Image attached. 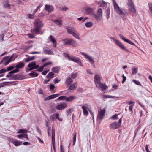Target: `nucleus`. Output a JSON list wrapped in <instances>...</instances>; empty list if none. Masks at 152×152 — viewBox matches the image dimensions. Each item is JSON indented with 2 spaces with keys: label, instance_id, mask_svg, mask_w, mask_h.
Returning a JSON list of instances; mask_svg holds the SVG:
<instances>
[{
  "label": "nucleus",
  "instance_id": "f257e3e1",
  "mask_svg": "<svg viewBox=\"0 0 152 152\" xmlns=\"http://www.w3.org/2000/svg\"><path fill=\"white\" fill-rule=\"evenodd\" d=\"M114 9L115 12L119 15H124L125 16L128 15V12L125 10H121L115 0H113Z\"/></svg>",
  "mask_w": 152,
  "mask_h": 152
},
{
  "label": "nucleus",
  "instance_id": "f03ea898",
  "mask_svg": "<svg viewBox=\"0 0 152 152\" xmlns=\"http://www.w3.org/2000/svg\"><path fill=\"white\" fill-rule=\"evenodd\" d=\"M65 45H69L73 47H76L78 46V44L75 41L72 39H66L63 40Z\"/></svg>",
  "mask_w": 152,
  "mask_h": 152
},
{
  "label": "nucleus",
  "instance_id": "7ed1b4c3",
  "mask_svg": "<svg viewBox=\"0 0 152 152\" xmlns=\"http://www.w3.org/2000/svg\"><path fill=\"white\" fill-rule=\"evenodd\" d=\"M128 10L131 12L135 14L136 13V10L134 4L132 0H128L127 3Z\"/></svg>",
  "mask_w": 152,
  "mask_h": 152
},
{
  "label": "nucleus",
  "instance_id": "20e7f679",
  "mask_svg": "<svg viewBox=\"0 0 152 152\" xmlns=\"http://www.w3.org/2000/svg\"><path fill=\"white\" fill-rule=\"evenodd\" d=\"M92 17L97 20H101L102 18V9L99 8L97 11L96 15L95 13L92 14Z\"/></svg>",
  "mask_w": 152,
  "mask_h": 152
},
{
  "label": "nucleus",
  "instance_id": "39448f33",
  "mask_svg": "<svg viewBox=\"0 0 152 152\" xmlns=\"http://www.w3.org/2000/svg\"><path fill=\"white\" fill-rule=\"evenodd\" d=\"M13 57V56L12 55L10 57L9 56H7L4 57L3 59L0 62V64L4 63L5 65H8L12 61Z\"/></svg>",
  "mask_w": 152,
  "mask_h": 152
},
{
  "label": "nucleus",
  "instance_id": "423d86ee",
  "mask_svg": "<svg viewBox=\"0 0 152 152\" xmlns=\"http://www.w3.org/2000/svg\"><path fill=\"white\" fill-rule=\"evenodd\" d=\"M34 27H38L40 28L43 26L42 21L39 19H36L34 21Z\"/></svg>",
  "mask_w": 152,
  "mask_h": 152
},
{
  "label": "nucleus",
  "instance_id": "0eeeda50",
  "mask_svg": "<svg viewBox=\"0 0 152 152\" xmlns=\"http://www.w3.org/2000/svg\"><path fill=\"white\" fill-rule=\"evenodd\" d=\"M80 53L86 59H87L91 64L94 63V59L91 56H90L84 53L80 52Z\"/></svg>",
  "mask_w": 152,
  "mask_h": 152
},
{
  "label": "nucleus",
  "instance_id": "6e6552de",
  "mask_svg": "<svg viewBox=\"0 0 152 152\" xmlns=\"http://www.w3.org/2000/svg\"><path fill=\"white\" fill-rule=\"evenodd\" d=\"M69 59L74 62H76L80 66L81 65V62L80 60L78 57L76 56H71L70 57Z\"/></svg>",
  "mask_w": 152,
  "mask_h": 152
},
{
  "label": "nucleus",
  "instance_id": "1a4fd4ad",
  "mask_svg": "<svg viewBox=\"0 0 152 152\" xmlns=\"http://www.w3.org/2000/svg\"><path fill=\"white\" fill-rule=\"evenodd\" d=\"M43 52L45 54L53 55V52L48 47H45L43 48Z\"/></svg>",
  "mask_w": 152,
  "mask_h": 152
},
{
  "label": "nucleus",
  "instance_id": "9d476101",
  "mask_svg": "<svg viewBox=\"0 0 152 152\" xmlns=\"http://www.w3.org/2000/svg\"><path fill=\"white\" fill-rule=\"evenodd\" d=\"M105 112V110L104 109L99 111L97 118L100 120L102 119L104 116Z\"/></svg>",
  "mask_w": 152,
  "mask_h": 152
},
{
  "label": "nucleus",
  "instance_id": "9b49d317",
  "mask_svg": "<svg viewBox=\"0 0 152 152\" xmlns=\"http://www.w3.org/2000/svg\"><path fill=\"white\" fill-rule=\"evenodd\" d=\"M115 42L116 44L121 49L125 50L128 52H129V50L127 49L123 45V44L118 40H117L116 41V42Z\"/></svg>",
  "mask_w": 152,
  "mask_h": 152
},
{
  "label": "nucleus",
  "instance_id": "f8f14e48",
  "mask_svg": "<svg viewBox=\"0 0 152 152\" xmlns=\"http://www.w3.org/2000/svg\"><path fill=\"white\" fill-rule=\"evenodd\" d=\"M67 106V104L66 103H63L57 106L56 108L57 110H61L65 108Z\"/></svg>",
  "mask_w": 152,
  "mask_h": 152
},
{
  "label": "nucleus",
  "instance_id": "ddd939ff",
  "mask_svg": "<svg viewBox=\"0 0 152 152\" xmlns=\"http://www.w3.org/2000/svg\"><path fill=\"white\" fill-rule=\"evenodd\" d=\"M66 29L67 32L69 34H72L76 30L75 28L73 27H67Z\"/></svg>",
  "mask_w": 152,
  "mask_h": 152
},
{
  "label": "nucleus",
  "instance_id": "4468645a",
  "mask_svg": "<svg viewBox=\"0 0 152 152\" xmlns=\"http://www.w3.org/2000/svg\"><path fill=\"white\" fill-rule=\"evenodd\" d=\"M119 37H120V38L121 39L123 40L124 41L128 43H129L130 45H134V46L135 45L134 43L132 42L130 40L126 39L124 37L122 34H120L119 35Z\"/></svg>",
  "mask_w": 152,
  "mask_h": 152
},
{
  "label": "nucleus",
  "instance_id": "2eb2a0df",
  "mask_svg": "<svg viewBox=\"0 0 152 152\" xmlns=\"http://www.w3.org/2000/svg\"><path fill=\"white\" fill-rule=\"evenodd\" d=\"M94 81L96 86H98L100 83H101L100 78L99 75L97 74L95 75L94 76Z\"/></svg>",
  "mask_w": 152,
  "mask_h": 152
},
{
  "label": "nucleus",
  "instance_id": "dca6fc26",
  "mask_svg": "<svg viewBox=\"0 0 152 152\" xmlns=\"http://www.w3.org/2000/svg\"><path fill=\"white\" fill-rule=\"evenodd\" d=\"M120 126V125L117 122H114L110 124V128L112 129H118Z\"/></svg>",
  "mask_w": 152,
  "mask_h": 152
},
{
  "label": "nucleus",
  "instance_id": "f3484780",
  "mask_svg": "<svg viewBox=\"0 0 152 152\" xmlns=\"http://www.w3.org/2000/svg\"><path fill=\"white\" fill-rule=\"evenodd\" d=\"M88 105L87 104H85L82 107V108L83 110V112L85 115H87L88 114V112L87 110Z\"/></svg>",
  "mask_w": 152,
  "mask_h": 152
},
{
  "label": "nucleus",
  "instance_id": "a211bd4d",
  "mask_svg": "<svg viewBox=\"0 0 152 152\" xmlns=\"http://www.w3.org/2000/svg\"><path fill=\"white\" fill-rule=\"evenodd\" d=\"M49 39L52 42L54 47H56L57 45V42L54 37L51 35L49 37Z\"/></svg>",
  "mask_w": 152,
  "mask_h": 152
},
{
  "label": "nucleus",
  "instance_id": "6ab92c4d",
  "mask_svg": "<svg viewBox=\"0 0 152 152\" xmlns=\"http://www.w3.org/2000/svg\"><path fill=\"white\" fill-rule=\"evenodd\" d=\"M53 7L51 5H45V10L49 12H51L53 10Z\"/></svg>",
  "mask_w": 152,
  "mask_h": 152
},
{
  "label": "nucleus",
  "instance_id": "aec40b11",
  "mask_svg": "<svg viewBox=\"0 0 152 152\" xmlns=\"http://www.w3.org/2000/svg\"><path fill=\"white\" fill-rule=\"evenodd\" d=\"M59 96L58 94H56L52 95H51L48 96L45 98V100H50V99H54L56 97H58Z\"/></svg>",
  "mask_w": 152,
  "mask_h": 152
},
{
  "label": "nucleus",
  "instance_id": "412c9836",
  "mask_svg": "<svg viewBox=\"0 0 152 152\" xmlns=\"http://www.w3.org/2000/svg\"><path fill=\"white\" fill-rule=\"evenodd\" d=\"M96 86L99 88H101L102 90H105L107 88L105 84H102L101 83H100L98 86L96 85Z\"/></svg>",
  "mask_w": 152,
  "mask_h": 152
},
{
  "label": "nucleus",
  "instance_id": "4be33fe9",
  "mask_svg": "<svg viewBox=\"0 0 152 152\" xmlns=\"http://www.w3.org/2000/svg\"><path fill=\"white\" fill-rule=\"evenodd\" d=\"M77 83L76 82H75L69 87L68 90H71L75 89L77 88Z\"/></svg>",
  "mask_w": 152,
  "mask_h": 152
},
{
  "label": "nucleus",
  "instance_id": "5701e85b",
  "mask_svg": "<svg viewBox=\"0 0 152 152\" xmlns=\"http://www.w3.org/2000/svg\"><path fill=\"white\" fill-rule=\"evenodd\" d=\"M40 28L38 27H35V28L31 29V32L34 34H38L40 32L39 30Z\"/></svg>",
  "mask_w": 152,
  "mask_h": 152
},
{
  "label": "nucleus",
  "instance_id": "b1692460",
  "mask_svg": "<svg viewBox=\"0 0 152 152\" xmlns=\"http://www.w3.org/2000/svg\"><path fill=\"white\" fill-rule=\"evenodd\" d=\"M21 79L20 76L17 74L12 75V77L10 79L11 80H19Z\"/></svg>",
  "mask_w": 152,
  "mask_h": 152
},
{
  "label": "nucleus",
  "instance_id": "393cba45",
  "mask_svg": "<svg viewBox=\"0 0 152 152\" xmlns=\"http://www.w3.org/2000/svg\"><path fill=\"white\" fill-rule=\"evenodd\" d=\"M11 142L16 146H18L22 144L21 142L18 140H13L11 141Z\"/></svg>",
  "mask_w": 152,
  "mask_h": 152
},
{
  "label": "nucleus",
  "instance_id": "a878e982",
  "mask_svg": "<svg viewBox=\"0 0 152 152\" xmlns=\"http://www.w3.org/2000/svg\"><path fill=\"white\" fill-rule=\"evenodd\" d=\"M87 12L90 14L92 16V14H94L93 12V9L92 8H88L86 9Z\"/></svg>",
  "mask_w": 152,
  "mask_h": 152
},
{
  "label": "nucleus",
  "instance_id": "bb28decb",
  "mask_svg": "<svg viewBox=\"0 0 152 152\" xmlns=\"http://www.w3.org/2000/svg\"><path fill=\"white\" fill-rule=\"evenodd\" d=\"M24 65L25 64L23 63L20 62L16 65L15 67L16 68H22L24 67Z\"/></svg>",
  "mask_w": 152,
  "mask_h": 152
},
{
  "label": "nucleus",
  "instance_id": "cd10ccee",
  "mask_svg": "<svg viewBox=\"0 0 152 152\" xmlns=\"http://www.w3.org/2000/svg\"><path fill=\"white\" fill-rule=\"evenodd\" d=\"M38 74L32 71L28 75L31 77H37L38 75Z\"/></svg>",
  "mask_w": 152,
  "mask_h": 152
},
{
  "label": "nucleus",
  "instance_id": "c85d7f7f",
  "mask_svg": "<svg viewBox=\"0 0 152 152\" xmlns=\"http://www.w3.org/2000/svg\"><path fill=\"white\" fill-rule=\"evenodd\" d=\"M76 98V97L75 96H71L68 97H66V101L70 102Z\"/></svg>",
  "mask_w": 152,
  "mask_h": 152
},
{
  "label": "nucleus",
  "instance_id": "c756f323",
  "mask_svg": "<svg viewBox=\"0 0 152 152\" xmlns=\"http://www.w3.org/2000/svg\"><path fill=\"white\" fill-rule=\"evenodd\" d=\"M12 83H13V82H4L1 83L0 84L1 87H4L5 86L8 85L9 84H11Z\"/></svg>",
  "mask_w": 152,
  "mask_h": 152
},
{
  "label": "nucleus",
  "instance_id": "7c9ffc66",
  "mask_svg": "<svg viewBox=\"0 0 152 152\" xmlns=\"http://www.w3.org/2000/svg\"><path fill=\"white\" fill-rule=\"evenodd\" d=\"M73 80L70 78H68L65 81L66 84L68 86L70 85L73 82Z\"/></svg>",
  "mask_w": 152,
  "mask_h": 152
},
{
  "label": "nucleus",
  "instance_id": "2f4dec72",
  "mask_svg": "<svg viewBox=\"0 0 152 152\" xmlns=\"http://www.w3.org/2000/svg\"><path fill=\"white\" fill-rule=\"evenodd\" d=\"M53 21L55 24L60 26H61L62 24L61 20H53Z\"/></svg>",
  "mask_w": 152,
  "mask_h": 152
},
{
  "label": "nucleus",
  "instance_id": "473e14b6",
  "mask_svg": "<svg viewBox=\"0 0 152 152\" xmlns=\"http://www.w3.org/2000/svg\"><path fill=\"white\" fill-rule=\"evenodd\" d=\"M3 6L6 8H9L10 5L9 4V1L7 0L4 1L3 3Z\"/></svg>",
  "mask_w": 152,
  "mask_h": 152
},
{
  "label": "nucleus",
  "instance_id": "72a5a7b5",
  "mask_svg": "<svg viewBox=\"0 0 152 152\" xmlns=\"http://www.w3.org/2000/svg\"><path fill=\"white\" fill-rule=\"evenodd\" d=\"M73 36L76 38L80 39V38L79 36V34L77 32L76 30L72 34Z\"/></svg>",
  "mask_w": 152,
  "mask_h": 152
},
{
  "label": "nucleus",
  "instance_id": "f704fd0d",
  "mask_svg": "<svg viewBox=\"0 0 152 152\" xmlns=\"http://www.w3.org/2000/svg\"><path fill=\"white\" fill-rule=\"evenodd\" d=\"M37 65L35 62H33L29 63L28 65V66L29 67H35Z\"/></svg>",
  "mask_w": 152,
  "mask_h": 152
},
{
  "label": "nucleus",
  "instance_id": "c9c22d12",
  "mask_svg": "<svg viewBox=\"0 0 152 152\" xmlns=\"http://www.w3.org/2000/svg\"><path fill=\"white\" fill-rule=\"evenodd\" d=\"M60 68L58 67H54L53 68V71L55 73H58L59 70H60Z\"/></svg>",
  "mask_w": 152,
  "mask_h": 152
},
{
  "label": "nucleus",
  "instance_id": "e433bc0d",
  "mask_svg": "<svg viewBox=\"0 0 152 152\" xmlns=\"http://www.w3.org/2000/svg\"><path fill=\"white\" fill-rule=\"evenodd\" d=\"M54 75V74L53 72H50L48 74L47 76V77L50 79L53 77Z\"/></svg>",
  "mask_w": 152,
  "mask_h": 152
},
{
  "label": "nucleus",
  "instance_id": "4c0bfd02",
  "mask_svg": "<svg viewBox=\"0 0 152 152\" xmlns=\"http://www.w3.org/2000/svg\"><path fill=\"white\" fill-rule=\"evenodd\" d=\"M98 4L100 6L103 7L106 4V3L103 1H101L99 2Z\"/></svg>",
  "mask_w": 152,
  "mask_h": 152
},
{
  "label": "nucleus",
  "instance_id": "58836bf2",
  "mask_svg": "<svg viewBox=\"0 0 152 152\" xmlns=\"http://www.w3.org/2000/svg\"><path fill=\"white\" fill-rule=\"evenodd\" d=\"M132 75H135L137 73L138 71V68H134L132 69Z\"/></svg>",
  "mask_w": 152,
  "mask_h": 152
},
{
  "label": "nucleus",
  "instance_id": "ea45409f",
  "mask_svg": "<svg viewBox=\"0 0 152 152\" xmlns=\"http://www.w3.org/2000/svg\"><path fill=\"white\" fill-rule=\"evenodd\" d=\"M35 58V56H32L30 58H26L25 59V61L26 62H27L29 61H30L33 60Z\"/></svg>",
  "mask_w": 152,
  "mask_h": 152
},
{
  "label": "nucleus",
  "instance_id": "a19ab883",
  "mask_svg": "<svg viewBox=\"0 0 152 152\" xmlns=\"http://www.w3.org/2000/svg\"><path fill=\"white\" fill-rule=\"evenodd\" d=\"M66 97L65 96H61L57 99V100L58 101H60L62 100H65L66 101Z\"/></svg>",
  "mask_w": 152,
  "mask_h": 152
},
{
  "label": "nucleus",
  "instance_id": "79ce46f5",
  "mask_svg": "<svg viewBox=\"0 0 152 152\" xmlns=\"http://www.w3.org/2000/svg\"><path fill=\"white\" fill-rule=\"evenodd\" d=\"M93 25V24L90 22H88L85 23V26L87 27H91Z\"/></svg>",
  "mask_w": 152,
  "mask_h": 152
},
{
  "label": "nucleus",
  "instance_id": "37998d69",
  "mask_svg": "<svg viewBox=\"0 0 152 152\" xmlns=\"http://www.w3.org/2000/svg\"><path fill=\"white\" fill-rule=\"evenodd\" d=\"M77 73H73L71 75V77L72 79H75L77 77Z\"/></svg>",
  "mask_w": 152,
  "mask_h": 152
},
{
  "label": "nucleus",
  "instance_id": "c03bdc74",
  "mask_svg": "<svg viewBox=\"0 0 152 152\" xmlns=\"http://www.w3.org/2000/svg\"><path fill=\"white\" fill-rule=\"evenodd\" d=\"M118 114H115L114 115L112 116L110 118L111 119H113L114 120H116L118 118Z\"/></svg>",
  "mask_w": 152,
  "mask_h": 152
},
{
  "label": "nucleus",
  "instance_id": "a18cd8bd",
  "mask_svg": "<svg viewBox=\"0 0 152 152\" xmlns=\"http://www.w3.org/2000/svg\"><path fill=\"white\" fill-rule=\"evenodd\" d=\"M19 71V70L18 69H15L10 72L9 74H13L17 73Z\"/></svg>",
  "mask_w": 152,
  "mask_h": 152
},
{
  "label": "nucleus",
  "instance_id": "49530a36",
  "mask_svg": "<svg viewBox=\"0 0 152 152\" xmlns=\"http://www.w3.org/2000/svg\"><path fill=\"white\" fill-rule=\"evenodd\" d=\"M76 137V133H75V134H74V137H73V145H74L75 143Z\"/></svg>",
  "mask_w": 152,
  "mask_h": 152
},
{
  "label": "nucleus",
  "instance_id": "de8ad7c7",
  "mask_svg": "<svg viewBox=\"0 0 152 152\" xmlns=\"http://www.w3.org/2000/svg\"><path fill=\"white\" fill-rule=\"evenodd\" d=\"M110 11L108 10H107L106 13V17L107 19H108L110 17Z\"/></svg>",
  "mask_w": 152,
  "mask_h": 152
},
{
  "label": "nucleus",
  "instance_id": "09e8293b",
  "mask_svg": "<svg viewBox=\"0 0 152 152\" xmlns=\"http://www.w3.org/2000/svg\"><path fill=\"white\" fill-rule=\"evenodd\" d=\"M26 131L24 129H20L19 131H18L17 132L18 133H26Z\"/></svg>",
  "mask_w": 152,
  "mask_h": 152
},
{
  "label": "nucleus",
  "instance_id": "8fccbe9b",
  "mask_svg": "<svg viewBox=\"0 0 152 152\" xmlns=\"http://www.w3.org/2000/svg\"><path fill=\"white\" fill-rule=\"evenodd\" d=\"M39 66L38 65H37L36 66H35V67H29V68L28 69V70L29 71H31L34 69H37L39 68Z\"/></svg>",
  "mask_w": 152,
  "mask_h": 152
},
{
  "label": "nucleus",
  "instance_id": "3c124183",
  "mask_svg": "<svg viewBox=\"0 0 152 152\" xmlns=\"http://www.w3.org/2000/svg\"><path fill=\"white\" fill-rule=\"evenodd\" d=\"M132 81L137 85H141L139 81H137L135 80H133Z\"/></svg>",
  "mask_w": 152,
  "mask_h": 152
},
{
  "label": "nucleus",
  "instance_id": "603ef678",
  "mask_svg": "<svg viewBox=\"0 0 152 152\" xmlns=\"http://www.w3.org/2000/svg\"><path fill=\"white\" fill-rule=\"evenodd\" d=\"M44 68V66H42L38 68V69H37V71H38L39 72H41L43 70V68Z\"/></svg>",
  "mask_w": 152,
  "mask_h": 152
},
{
  "label": "nucleus",
  "instance_id": "864d4df0",
  "mask_svg": "<svg viewBox=\"0 0 152 152\" xmlns=\"http://www.w3.org/2000/svg\"><path fill=\"white\" fill-rule=\"evenodd\" d=\"M55 115L56 118L59 120L60 121H62V119L59 118V114L58 113L55 114Z\"/></svg>",
  "mask_w": 152,
  "mask_h": 152
},
{
  "label": "nucleus",
  "instance_id": "5fc2aeb1",
  "mask_svg": "<svg viewBox=\"0 0 152 152\" xmlns=\"http://www.w3.org/2000/svg\"><path fill=\"white\" fill-rule=\"evenodd\" d=\"M61 10L63 11H66L69 10V8L68 7L65 6L62 7Z\"/></svg>",
  "mask_w": 152,
  "mask_h": 152
},
{
  "label": "nucleus",
  "instance_id": "6e6d98bb",
  "mask_svg": "<svg viewBox=\"0 0 152 152\" xmlns=\"http://www.w3.org/2000/svg\"><path fill=\"white\" fill-rule=\"evenodd\" d=\"M123 77V80L122 82V83H124L125 81L126 80V78L124 75L122 76Z\"/></svg>",
  "mask_w": 152,
  "mask_h": 152
},
{
  "label": "nucleus",
  "instance_id": "4d7b16f0",
  "mask_svg": "<svg viewBox=\"0 0 152 152\" xmlns=\"http://www.w3.org/2000/svg\"><path fill=\"white\" fill-rule=\"evenodd\" d=\"M148 5L149 8L151 11V13L152 14V4L151 3H150Z\"/></svg>",
  "mask_w": 152,
  "mask_h": 152
},
{
  "label": "nucleus",
  "instance_id": "13d9d810",
  "mask_svg": "<svg viewBox=\"0 0 152 152\" xmlns=\"http://www.w3.org/2000/svg\"><path fill=\"white\" fill-rule=\"evenodd\" d=\"M52 144H53V147H54V145H55V136H52Z\"/></svg>",
  "mask_w": 152,
  "mask_h": 152
},
{
  "label": "nucleus",
  "instance_id": "bf43d9fd",
  "mask_svg": "<svg viewBox=\"0 0 152 152\" xmlns=\"http://www.w3.org/2000/svg\"><path fill=\"white\" fill-rule=\"evenodd\" d=\"M15 67L14 66H10L8 68H7V70L8 71H10L12 69H13Z\"/></svg>",
  "mask_w": 152,
  "mask_h": 152
},
{
  "label": "nucleus",
  "instance_id": "052dcab7",
  "mask_svg": "<svg viewBox=\"0 0 152 152\" xmlns=\"http://www.w3.org/2000/svg\"><path fill=\"white\" fill-rule=\"evenodd\" d=\"M52 64V62H49L47 63H45L43 65V66L44 67L46 66L47 65H50Z\"/></svg>",
  "mask_w": 152,
  "mask_h": 152
},
{
  "label": "nucleus",
  "instance_id": "680f3d73",
  "mask_svg": "<svg viewBox=\"0 0 152 152\" xmlns=\"http://www.w3.org/2000/svg\"><path fill=\"white\" fill-rule=\"evenodd\" d=\"M27 35L29 37L31 38H34V35L33 34H28Z\"/></svg>",
  "mask_w": 152,
  "mask_h": 152
},
{
  "label": "nucleus",
  "instance_id": "e2e57ef3",
  "mask_svg": "<svg viewBox=\"0 0 152 152\" xmlns=\"http://www.w3.org/2000/svg\"><path fill=\"white\" fill-rule=\"evenodd\" d=\"M49 70L48 69L46 71H44L42 72V75H46L47 73L49 71Z\"/></svg>",
  "mask_w": 152,
  "mask_h": 152
},
{
  "label": "nucleus",
  "instance_id": "0e129e2a",
  "mask_svg": "<svg viewBox=\"0 0 152 152\" xmlns=\"http://www.w3.org/2000/svg\"><path fill=\"white\" fill-rule=\"evenodd\" d=\"M104 97L105 98H113V96L108 95H105L104 96Z\"/></svg>",
  "mask_w": 152,
  "mask_h": 152
},
{
  "label": "nucleus",
  "instance_id": "69168bd1",
  "mask_svg": "<svg viewBox=\"0 0 152 152\" xmlns=\"http://www.w3.org/2000/svg\"><path fill=\"white\" fill-rule=\"evenodd\" d=\"M60 81V80H59L58 78H56L55 79L54 82L55 83H58V82H59Z\"/></svg>",
  "mask_w": 152,
  "mask_h": 152
},
{
  "label": "nucleus",
  "instance_id": "338daca9",
  "mask_svg": "<svg viewBox=\"0 0 152 152\" xmlns=\"http://www.w3.org/2000/svg\"><path fill=\"white\" fill-rule=\"evenodd\" d=\"M36 128H37V131L40 134H41V130L39 129V127L38 126H37L36 127Z\"/></svg>",
  "mask_w": 152,
  "mask_h": 152
},
{
  "label": "nucleus",
  "instance_id": "774afa93",
  "mask_svg": "<svg viewBox=\"0 0 152 152\" xmlns=\"http://www.w3.org/2000/svg\"><path fill=\"white\" fill-rule=\"evenodd\" d=\"M145 150L147 152H150L149 150L148 146L147 145L145 146Z\"/></svg>",
  "mask_w": 152,
  "mask_h": 152
}]
</instances>
